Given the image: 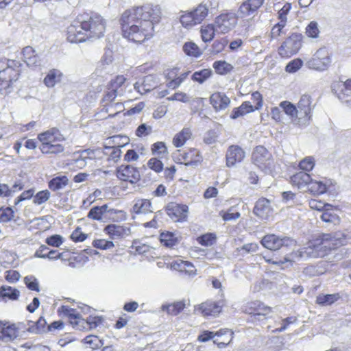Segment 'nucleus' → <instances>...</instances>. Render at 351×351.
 <instances>
[{
  "label": "nucleus",
  "instance_id": "1",
  "mask_svg": "<svg viewBox=\"0 0 351 351\" xmlns=\"http://www.w3.org/2000/svg\"><path fill=\"white\" fill-rule=\"evenodd\" d=\"M161 19L159 5L147 4L128 10L121 21L123 36L135 43H142L153 36L154 25Z\"/></svg>",
  "mask_w": 351,
  "mask_h": 351
},
{
  "label": "nucleus",
  "instance_id": "2",
  "mask_svg": "<svg viewBox=\"0 0 351 351\" xmlns=\"http://www.w3.org/2000/svg\"><path fill=\"white\" fill-rule=\"evenodd\" d=\"M106 21L96 12H84L77 15L67 27V40L70 43L84 42L88 38L97 39L104 36Z\"/></svg>",
  "mask_w": 351,
  "mask_h": 351
},
{
  "label": "nucleus",
  "instance_id": "3",
  "mask_svg": "<svg viewBox=\"0 0 351 351\" xmlns=\"http://www.w3.org/2000/svg\"><path fill=\"white\" fill-rule=\"evenodd\" d=\"M264 1L265 0H246L239 6L237 14L231 11L217 16L214 24L216 31L221 34L229 32L236 27L239 18H245L254 14Z\"/></svg>",
  "mask_w": 351,
  "mask_h": 351
},
{
  "label": "nucleus",
  "instance_id": "4",
  "mask_svg": "<svg viewBox=\"0 0 351 351\" xmlns=\"http://www.w3.org/2000/svg\"><path fill=\"white\" fill-rule=\"evenodd\" d=\"M21 64L14 60H0V91L7 92L13 82L17 80Z\"/></svg>",
  "mask_w": 351,
  "mask_h": 351
},
{
  "label": "nucleus",
  "instance_id": "5",
  "mask_svg": "<svg viewBox=\"0 0 351 351\" xmlns=\"http://www.w3.org/2000/svg\"><path fill=\"white\" fill-rule=\"evenodd\" d=\"M180 21L182 25L190 29L202 23L208 14V6L205 3H200L191 11H182Z\"/></svg>",
  "mask_w": 351,
  "mask_h": 351
},
{
  "label": "nucleus",
  "instance_id": "6",
  "mask_svg": "<svg viewBox=\"0 0 351 351\" xmlns=\"http://www.w3.org/2000/svg\"><path fill=\"white\" fill-rule=\"evenodd\" d=\"M320 242L315 239L309 241L307 246L291 252L293 258L298 261L308 258H318L326 256V250H324L322 245L319 244Z\"/></svg>",
  "mask_w": 351,
  "mask_h": 351
},
{
  "label": "nucleus",
  "instance_id": "7",
  "mask_svg": "<svg viewBox=\"0 0 351 351\" xmlns=\"http://www.w3.org/2000/svg\"><path fill=\"white\" fill-rule=\"evenodd\" d=\"M315 239L321 241L319 244L322 245L324 250H326V255L332 250H335L346 243V237L340 232L322 234Z\"/></svg>",
  "mask_w": 351,
  "mask_h": 351
},
{
  "label": "nucleus",
  "instance_id": "8",
  "mask_svg": "<svg viewBox=\"0 0 351 351\" xmlns=\"http://www.w3.org/2000/svg\"><path fill=\"white\" fill-rule=\"evenodd\" d=\"M315 239L321 241L319 244L322 245L324 250H326V255L332 250H335L346 243V237L340 232L322 234Z\"/></svg>",
  "mask_w": 351,
  "mask_h": 351
},
{
  "label": "nucleus",
  "instance_id": "9",
  "mask_svg": "<svg viewBox=\"0 0 351 351\" xmlns=\"http://www.w3.org/2000/svg\"><path fill=\"white\" fill-rule=\"evenodd\" d=\"M302 35L294 33L282 43L278 53L282 57H290L296 54L302 47Z\"/></svg>",
  "mask_w": 351,
  "mask_h": 351
},
{
  "label": "nucleus",
  "instance_id": "10",
  "mask_svg": "<svg viewBox=\"0 0 351 351\" xmlns=\"http://www.w3.org/2000/svg\"><path fill=\"white\" fill-rule=\"evenodd\" d=\"M330 63L331 58L328 51L326 48H320L307 61L306 66L311 69L324 71L329 67Z\"/></svg>",
  "mask_w": 351,
  "mask_h": 351
},
{
  "label": "nucleus",
  "instance_id": "11",
  "mask_svg": "<svg viewBox=\"0 0 351 351\" xmlns=\"http://www.w3.org/2000/svg\"><path fill=\"white\" fill-rule=\"evenodd\" d=\"M262 245L270 250H278L295 244V241L288 237H281L274 234H267L261 241Z\"/></svg>",
  "mask_w": 351,
  "mask_h": 351
},
{
  "label": "nucleus",
  "instance_id": "12",
  "mask_svg": "<svg viewBox=\"0 0 351 351\" xmlns=\"http://www.w3.org/2000/svg\"><path fill=\"white\" fill-rule=\"evenodd\" d=\"M311 97L308 95H303L301 96L296 110L298 113L297 124L300 125H306L311 118V112L313 110L311 106Z\"/></svg>",
  "mask_w": 351,
  "mask_h": 351
},
{
  "label": "nucleus",
  "instance_id": "13",
  "mask_svg": "<svg viewBox=\"0 0 351 351\" xmlns=\"http://www.w3.org/2000/svg\"><path fill=\"white\" fill-rule=\"evenodd\" d=\"M242 311L252 315L256 320H261L271 312V308L265 305L262 302L256 300L247 302L242 307Z\"/></svg>",
  "mask_w": 351,
  "mask_h": 351
},
{
  "label": "nucleus",
  "instance_id": "14",
  "mask_svg": "<svg viewBox=\"0 0 351 351\" xmlns=\"http://www.w3.org/2000/svg\"><path fill=\"white\" fill-rule=\"evenodd\" d=\"M252 160L260 169H270L272 166L271 154L263 146H257L252 153Z\"/></svg>",
  "mask_w": 351,
  "mask_h": 351
},
{
  "label": "nucleus",
  "instance_id": "15",
  "mask_svg": "<svg viewBox=\"0 0 351 351\" xmlns=\"http://www.w3.org/2000/svg\"><path fill=\"white\" fill-rule=\"evenodd\" d=\"M165 210L173 221L183 222L187 219L189 207L186 204L170 202L167 205Z\"/></svg>",
  "mask_w": 351,
  "mask_h": 351
},
{
  "label": "nucleus",
  "instance_id": "16",
  "mask_svg": "<svg viewBox=\"0 0 351 351\" xmlns=\"http://www.w3.org/2000/svg\"><path fill=\"white\" fill-rule=\"evenodd\" d=\"M117 176L119 180L137 183L141 179L138 168L130 165H121L117 169Z\"/></svg>",
  "mask_w": 351,
  "mask_h": 351
},
{
  "label": "nucleus",
  "instance_id": "17",
  "mask_svg": "<svg viewBox=\"0 0 351 351\" xmlns=\"http://www.w3.org/2000/svg\"><path fill=\"white\" fill-rule=\"evenodd\" d=\"M331 88L338 99L346 104L351 96V80L349 79L345 82H335L332 83Z\"/></svg>",
  "mask_w": 351,
  "mask_h": 351
},
{
  "label": "nucleus",
  "instance_id": "18",
  "mask_svg": "<svg viewBox=\"0 0 351 351\" xmlns=\"http://www.w3.org/2000/svg\"><path fill=\"white\" fill-rule=\"evenodd\" d=\"M60 309L61 312L69 317L70 324L73 328L79 330L86 328V326H84L86 324L85 319L82 318L75 309L64 305L60 307Z\"/></svg>",
  "mask_w": 351,
  "mask_h": 351
},
{
  "label": "nucleus",
  "instance_id": "19",
  "mask_svg": "<svg viewBox=\"0 0 351 351\" xmlns=\"http://www.w3.org/2000/svg\"><path fill=\"white\" fill-rule=\"evenodd\" d=\"M19 336V329L14 324L0 321V340L10 342Z\"/></svg>",
  "mask_w": 351,
  "mask_h": 351
},
{
  "label": "nucleus",
  "instance_id": "20",
  "mask_svg": "<svg viewBox=\"0 0 351 351\" xmlns=\"http://www.w3.org/2000/svg\"><path fill=\"white\" fill-rule=\"evenodd\" d=\"M253 213L260 219H267L273 213L269 200L264 197L258 199L255 204Z\"/></svg>",
  "mask_w": 351,
  "mask_h": 351
},
{
  "label": "nucleus",
  "instance_id": "21",
  "mask_svg": "<svg viewBox=\"0 0 351 351\" xmlns=\"http://www.w3.org/2000/svg\"><path fill=\"white\" fill-rule=\"evenodd\" d=\"M245 157L244 151L238 145H231L226 153V165L228 167L240 162Z\"/></svg>",
  "mask_w": 351,
  "mask_h": 351
},
{
  "label": "nucleus",
  "instance_id": "22",
  "mask_svg": "<svg viewBox=\"0 0 351 351\" xmlns=\"http://www.w3.org/2000/svg\"><path fill=\"white\" fill-rule=\"evenodd\" d=\"M38 139L40 141V145H45L47 144H51L52 141H63L64 138L60 133V130L56 128H52L44 132H42L38 135Z\"/></svg>",
  "mask_w": 351,
  "mask_h": 351
},
{
  "label": "nucleus",
  "instance_id": "23",
  "mask_svg": "<svg viewBox=\"0 0 351 351\" xmlns=\"http://www.w3.org/2000/svg\"><path fill=\"white\" fill-rule=\"evenodd\" d=\"M210 104L215 111L225 110L230 104V99L223 93H215L210 97Z\"/></svg>",
  "mask_w": 351,
  "mask_h": 351
},
{
  "label": "nucleus",
  "instance_id": "24",
  "mask_svg": "<svg viewBox=\"0 0 351 351\" xmlns=\"http://www.w3.org/2000/svg\"><path fill=\"white\" fill-rule=\"evenodd\" d=\"M156 86L154 77L151 75L145 76L141 82H137L134 85V89L141 95L150 92Z\"/></svg>",
  "mask_w": 351,
  "mask_h": 351
},
{
  "label": "nucleus",
  "instance_id": "25",
  "mask_svg": "<svg viewBox=\"0 0 351 351\" xmlns=\"http://www.w3.org/2000/svg\"><path fill=\"white\" fill-rule=\"evenodd\" d=\"M129 228L117 224H109L104 228V232L110 239H117L128 235Z\"/></svg>",
  "mask_w": 351,
  "mask_h": 351
},
{
  "label": "nucleus",
  "instance_id": "26",
  "mask_svg": "<svg viewBox=\"0 0 351 351\" xmlns=\"http://www.w3.org/2000/svg\"><path fill=\"white\" fill-rule=\"evenodd\" d=\"M126 78L123 75H117L112 79L107 84L108 89L115 93L119 97L123 95L125 92V82Z\"/></svg>",
  "mask_w": 351,
  "mask_h": 351
},
{
  "label": "nucleus",
  "instance_id": "27",
  "mask_svg": "<svg viewBox=\"0 0 351 351\" xmlns=\"http://www.w3.org/2000/svg\"><path fill=\"white\" fill-rule=\"evenodd\" d=\"M198 311L204 316H215L221 311V306L216 302L207 301L199 305Z\"/></svg>",
  "mask_w": 351,
  "mask_h": 351
},
{
  "label": "nucleus",
  "instance_id": "28",
  "mask_svg": "<svg viewBox=\"0 0 351 351\" xmlns=\"http://www.w3.org/2000/svg\"><path fill=\"white\" fill-rule=\"evenodd\" d=\"M311 180V176L305 171H300L291 177V182L293 185L296 186L299 189L308 188Z\"/></svg>",
  "mask_w": 351,
  "mask_h": 351
},
{
  "label": "nucleus",
  "instance_id": "29",
  "mask_svg": "<svg viewBox=\"0 0 351 351\" xmlns=\"http://www.w3.org/2000/svg\"><path fill=\"white\" fill-rule=\"evenodd\" d=\"M152 208V203L149 199H138L132 207V212L136 215H145L153 212Z\"/></svg>",
  "mask_w": 351,
  "mask_h": 351
},
{
  "label": "nucleus",
  "instance_id": "30",
  "mask_svg": "<svg viewBox=\"0 0 351 351\" xmlns=\"http://www.w3.org/2000/svg\"><path fill=\"white\" fill-rule=\"evenodd\" d=\"M254 111V108L251 103L250 101H244L239 107L234 108L232 110L230 117L232 119H236Z\"/></svg>",
  "mask_w": 351,
  "mask_h": 351
},
{
  "label": "nucleus",
  "instance_id": "31",
  "mask_svg": "<svg viewBox=\"0 0 351 351\" xmlns=\"http://www.w3.org/2000/svg\"><path fill=\"white\" fill-rule=\"evenodd\" d=\"M328 186L322 180H316L311 178L307 190L314 195H319L327 191Z\"/></svg>",
  "mask_w": 351,
  "mask_h": 351
},
{
  "label": "nucleus",
  "instance_id": "32",
  "mask_svg": "<svg viewBox=\"0 0 351 351\" xmlns=\"http://www.w3.org/2000/svg\"><path fill=\"white\" fill-rule=\"evenodd\" d=\"M107 204H104L101 206H95L90 208L87 217L93 220L99 221L102 219V216L107 213H112L111 209L108 210Z\"/></svg>",
  "mask_w": 351,
  "mask_h": 351
},
{
  "label": "nucleus",
  "instance_id": "33",
  "mask_svg": "<svg viewBox=\"0 0 351 351\" xmlns=\"http://www.w3.org/2000/svg\"><path fill=\"white\" fill-rule=\"evenodd\" d=\"M46 325V320L43 317H40L36 322L32 321L29 322L27 330L29 332L35 334L43 333L47 331Z\"/></svg>",
  "mask_w": 351,
  "mask_h": 351
},
{
  "label": "nucleus",
  "instance_id": "34",
  "mask_svg": "<svg viewBox=\"0 0 351 351\" xmlns=\"http://www.w3.org/2000/svg\"><path fill=\"white\" fill-rule=\"evenodd\" d=\"M191 130L189 128H184L180 132L176 134L173 139V143L176 147H182L191 136Z\"/></svg>",
  "mask_w": 351,
  "mask_h": 351
},
{
  "label": "nucleus",
  "instance_id": "35",
  "mask_svg": "<svg viewBox=\"0 0 351 351\" xmlns=\"http://www.w3.org/2000/svg\"><path fill=\"white\" fill-rule=\"evenodd\" d=\"M19 291L16 288L10 286H2L0 287V298L5 300H16L19 298Z\"/></svg>",
  "mask_w": 351,
  "mask_h": 351
},
{
  "label": "nucleus",
  "instance_id": "36",
  "mask_svg": "<svg viewBox=\"0 0 351 351\" xmlns=\"http://www.w3.org/2000/svg\"><path fill=\"white\" fill-rule=\"evenodd\" d=\"M44 154H58L64 152V147L61 143L47 144L39 147Z\"/></svg>",
  "mask_w": 351,
  "mask_h": 351
},
{
  "label": "nucleus",
  "instance_id": "37",
  "mask_svg": "<svg viewBox=\"0 0 351 351\" xmlns=\"http://www.w3.org/2000/svg\"><path fill=\"white\" fill-rule=\"evenodd\" d=\"M68 181L69 180L65 176H57L49 182L48 186L51 190L56 191L66 186L68 184Z\"/></svg>",
  "mask_w": 351,
  "mask_h": 351
},
{
  "label": "nucleus",
  "instance_id": "38",
  "mask_svg": "<svg viewBox=\"0 0 351 351\" xmlns=\"http://www.w3.org/2000/svg\"><path fill=\"white\" fill-rule=\"evenodd\" d=\"M61 76L62 73L59 70H50L44 79V83L47 87H53L58 82L60 81Z\"/></svg>",
  "mask_w": 351,
  "mask_h": 351
},
{
  "label": "nucleus",
  "instance_id": "39",
  "mask_svg": "<svg viewBox=\"0 0 351 351\" xmlns=\"http://www.w3.org/2000/svg\"><path fill=\"white\" fill-rule=\"evenodd\" d=\"M215 72L219 75H224L230 73L234 67L232 64L223 60L215 61L213 65Z\"/></svg>",
  "mask_w": 351,
  "mask_h": 351
},
{
  "label": "nucleus",
  "instance_id": "40",
  "mask_svg": "<svg viewBox=\"0 0 351 351\" xmlns=\"http://www.w3.org/2000/svg\"><path fill=\"white\" fill-rule=\"evenodd\" d=\"M340 298L339 293L319 295L317 297L316 302L322 306L331 305Z\"/></svg>",
  "mask_w": 351,
  "mask_h": 351
},
{
  "label": "nucleus",
  "instance_id": "41",
  "mask_svg": "<svg viewBox=\"0 0 351 351\" xmlns=\"http://www.w3.org/2000/svg\"><path fill=\"white\" fill-rule=\"evenodd\" d=\"M321 219L326 223H332L336 224L339 223V218L338 215L334 212V210L330 208H326L323 211L322 215H320Z\"/></svg>",
  "mask_w": 351,
  "mask_h": 351
},
{
  "label": "nucleus",
  "instance_id": "42",
  "mask_svg": "<svg viewBox=\"0 0 351 351\" xmlns=\"http://www.w3.org/2000/svg\"><path fill=\"white\" fill-rule=\"evenodd\" d=\"M215 337H222V336H227V338L224 339L222 342H218L217 339L213 340V343L215 344H217L218 347L219 348H223L226 346H227L230 341L232 339L233 332L227 328L224 329H220L219 330L217 331L216 332H214Z\"/></svg>",
  "mask_w": 351,
  "mask_h": 351
},
{
  "label": "nucleus",
  "instance_id": "43",
  "mask_svg": "<svg viewBox=\"0 0 351 351\" xmlns=\"http://www.w3.org/2000/svg\"><path fill=\"white\" fill-rule=\"evenodd\" d=\"M185 307V304L183 302H177L171 304H163L162 310L166 311L168 314L171 315H177Z\"/></svg>",
  "mask_w": 351,
  "mask_h": 351
},
{
  "label": "nucleus",
  "instance_id": "44",
  "mask_svg": "<svg viewBox=\"0 0 351 351\" xmlns=\"http://www.w3.org/2000/svg\"><path fill=\"white\" fill-rule=\"evenodd\" d=\"M212 75V70L210 69H204L195 71L191 76V79L199 84H203Z\"/></svg>",
  "mask_w": 351,
  "mask_h": 351
},
{
  "label": "nucleus",
  "instance_id": "45",
  "mask_svg": "<svg viewBox=\"0 0 351 351\" xmlns=\"http://www.w3.org/2000/svg\"><path fill=\"white\" fill-rule=\"evenodd\" d=\"M280 106L283 109L284 112L287 114L294 118V122L297 124L298 122V113L296 106L291 104L290 101H284L280 104Z\"/></svg>",
  "mask_w": 351,
  "mask_h": 351
},
{
  "label": "nucleus",
  "instance_id": "46",
  "mask_svg": "<svg viewBox=\"0 0 351 351\" xmlns=\"http://www.w3.org/2000/svg\"><path fill=\"white\" fill-rule=\"evenodd\" d=\"M263 258L267 263L277 265L281 269L284 268L283 265L285 263H289V265H291L292 262L295 260V258H293L291 253L290 254H287L283 258L281 259H278V258H267L266 256H264Z\"/></svg>",
  "mask_w": 351,
  "mask_h": 351
},
{
  "label": "nucleus",
  "instance_id": "47",
  "mask_svg": "<svg viewBox=\"0 0 351 351\" xmlns=\"http://www.w3.org/2000/svg\"><path fill=\"white\" fill-rule=\"evenodd\" d=\"M215 32L217 31L215 25L209 24L205 27H202L201 29L202 40L204 43L212 40L215 36Z\"/></svg>",
  "mask_w": 351,
  "mask_h": 351
},
{
  "label": "nucleus",
  "instance_id": "48",
  "mask_svg": "<svg viewBox=\"0 0 351 351\" xmlns=\"http://www.w3.org/2000/svg\"><path fill=\"white\" fill-rule=\"evenodd\" d=\"M104 110L108 113L109 117H114L124 110V106L121 102H116L107 105Z\"/></svg>",
  "mask_w": 351,
  "mask_h": 351
},
{
  "label": "nucleus",
  "instance_id": "49",
  "mask_svg": "<svg viewBox=\"0 0 351 351\" xmlns=\"http://www.w3.org/2000/svg\"><path fill=\"white\" fill-rule=\"evenodd\" d=\"M160 242L166 247H172L178 243V239L172 232H162L160 236Z\"/></svg>",
  "mask_w": 351,
  "mask_h": 351
},
{
  "label": "nucleus",
  "instance_id": "50",
  "mask_svg": "<svg viewBox=\"0 0 351 351\" xmlns=\"http://www.w3.org/2000/svg\"><path fill=\"white\" fill-rule=\"evenodd\" d=\"M184 157L186 165H194L201 160L199 152L195 149L190 150L189 152L185 153Z\"/></svg>",
  "mask_w": 351,
  "mask_h": 351
},
{
  "label": "nucleus",
  "instance_id": "51",
  "mask_svg": "<svg viewBox=\"0 0 351 351\" xmlns=\"http://www.w3.org/2000/svg\"><path fill=\"white\" fill-rule=\"evenodd\" d=\"M183 50L188 56L198 58L202 55V51L196 44L192 42H187L183 46Z\"/></svg>",
  "mask_w": 351,
  "mask_h": 351
},
{
  "label": "nucleus",
  "instance_id": "52",
  "mask_svg": "<svg viewBox=\"0 0 351 351\" xmlns=\"http://www.w3.org/2000/svg\"><path fill=\"white\" fill-rule=\"evenodd\" d=\"M216 239V235L214 233H206L199 237L197 241L201 245L208 247L214 244Z\"/></svg>",
  "mask_w": 351,
  "mask_h": 351
},
{
  "label": "nucleus",
  "instance_id": "53",
  "mask_svg": "<svg viewBox=\"0 0 351 351\" xmlns=\"http://www.w3.org/2000/svg\"><path fill=\"white\" fill-rule=\"evenodd\" d=\"M84 342L90 346L93 349H98L104 344V341L100 339L97 336L88 335L84 339Z\"/></svg>",
  "mask_w": 351,
  "mask_h": 351
},
{
  "label": "nucleus",
  "instance_id": "54",
  "mask_svg": "<svg viewBox=\"0 0 351 351\" xmlns=\"http://www.w3.org/2000/svg\"><path fill=\"white\" fill-rule=\"evenodd\" d=\"M152 152L154 155L163 157L167 154V148L164 142L158 141L152 145Z\"/></svg>",
  "mask_w": 351,
  "mask_h": 351
},
{
  "label": "nucleus",
  "instance_id": "55",
  "mask_svg": "<svg viewBox=\"0 0 351 351\" xmlns=\"http://www.w3.org/2000/svg\"><path fill=\"white\" fill-rule=\"evenodd\" d=\"M24 282L26 287L31 291H35L38 292L39 283L36 278L34 276H27L24 278Z\"/></svg>",
  "mask_w": 351,
  "mask_h": 351
},
{
  "label": "nucleus",
  "instance_id": "56",
  "mask_svg": "<svg viewBox=\"0 0 351 351\" xmlns=\"http://www.w3.org/2000/svg\"><path fill=\"white\" fill-rule=\"evenodd\" d=\"M50 197V192L48 190H43L38 192L34 195V203L37 205H40L46 202Z\"/></svg>",
  "mask_w": 351,
  "mask_h": 351
},
{
  "label": "nucleus",
  "instance_id": "57",
  "mask_svg": "<svg viewBox=\"0 0 351 351\" xmlns=\"http://www.w3.org/2000/svg\"><path fill=\"white\" fill-rule=\"evenodd\" d=\"M119 97L113 91H111L110 89H108V87L106 86V90H105V93L104 94V97L101 99V104L104 107H106L107 105H109L114 101V99Z\"/></svg>",
  "mask_w": 351,
  "mask_h": 351
},
{
  "label": "nucleus",
  "instance_id": "58",
  "mask_svg": "<svg viewBox=\"0 0 351 351\" xmlns=\"http://www.w3.org/2000/svg\"><path fill=\"white\" fill-rule=\"evenodd\" d=\"M14 211L11 207L0 208V222H8L14 217Z\"/></svg>",
  "mask_w": 351,
  "mask_h": 351
},
{
  "label": "nucleus",
  "instance_id": "59",
  "mask_svg": "<svg viewBox=\"0 0 351 351\" xmlns=\"http://www.w3.org/2000/svg\"><path fill=\"white\" fill-rule=\"evenodd\" d=\"M258 250V245L255 243H250L244 244L242 247H238L237 250L241 254L245 255V254L255 252Z\"/></svg>",
  "mask_w": 351,
  "mask_h": 351
},
{
  "label": "nucleus",
  "instance_id": "60",
  "mask_svg": "<svg viewBox=\"0 0 351 351\" xmlns=\"http://www.w3.org/2000/svg\"><path fill=\"white\" fill-rule=\"evenodd\" d=\"M63 241V237L59 234L51 235L45 239V243L48 245L54 247H58L60 245L62 244Z\"/></svg>",
  "mask_w": 351,
  "mask_h": 351
},
{
  "label": "nucleus",
  "instance_id": "61",
  "mask_svg": "<svg viewBox=\"0 0 351 351\" xmlns=\"http://www.w3.org/2000/svg\"><path fill=\"white\" fill-rule=\"evenodd\" d=\"M302 64L303 62L301 60V59H295L287 64L285 71L288 73H295L302 67Z\"/></svg>",
  "mask_w": 351,
  "mask_h": 351
},
{
  "label": "nucleus",
  "instance_id": "62",
  "mask_svg": "<svg viewBox=\"0 0 351 351\" xmlns=\"http://www.w3.org/2000/svg\"><path fill=\"white\" fill-rule=\"evenodd\" d=\"M319 33L318 24L315 21H311L306 28V34L308 37L317 38Z\"/></svg>",
  "mask_w": 351,
  "mask_h": 351
},
{
  "label": "nucleus",
  "instance_id": "63",
  "mask_svg": "<svg viewBox=\"0 0 351 351\" xmlns=\"http://www.w3.org/2000/svg\"><path fill=\"white\" fill-rule=\"evenodd\" d=\"M93 245L97 249L108 250L114 247V243L112 241L105 239H95L93 241Z\"/></svg>",
  "mask_w": 351,
  "mask_h": 351
},
{
  "label": "nucleus",
  "instance_id": "64",
  "mask_svg": "<svg viewBox=\"0 0 351 351\" xmlns=\"http://www.w3.org/2000/svg\"><path fill=\"white\" fill-rule=\"evenodd\" d=\"M147 166L156 173H159L163 169V163L156 158H152L147 162Z\"/></svg>",
  "mask_w": 351,
  "mask_h": 351
}]
</instances>
